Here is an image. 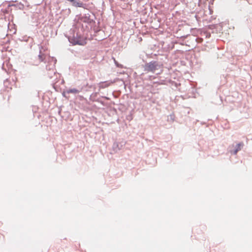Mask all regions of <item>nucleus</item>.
Here are the masks:
<instances>
[{
    "mask_svg": "<svg viewBox=\"0 0 252 252\" xmlns=\"http://www.w3.org/2000/svg\"><path fill=\"white\" fill-rule=\"evenodd\" d=\"M158 64L156 62H151L145 64V71L154 72L158 69Z\"/></svg>",
    "mask_w": 252,
    "mask_h": 252,
    "instance_id": "1",
    "label": "nucleus"
},
{
    "mask_svg": "<svg viewBox=\"0 0 252 252\" xmlns=\"http://www.w3.org/2000/svg\"><path fill=\"white\" fill-rule=\"evenodd\" d=\"M73 6L75 7H82L83 6V3L81 1H75L72 4Z\"/></svg>",
    "mask_w": 252,
    "mask_h": 252,
    "instance_id": "2",
    "label": "nucleus"
},
{
    "mask_svg": "<svg viewBox=\"0 0 252 252\" xmlns=\"http://www.w3.org/2000/svg\"><path fill=\"white\" fill-rule=\"evenodd\" d=\"M243 146V143H239L237 145V148L234 151V154H236L238 152V151H239V150H241V147Z\"/></svg>",
    "mask_w": 252,
    "mask_h": 252,
    "instance_id": "3",
    "label": "nucleus"
},
{
    "mask_svg": "<svg viewBox=\"0 0 252 252\" xmlns=\"http://www.w3.org/2000/svg\"><path fill=\"white\" fill-rule=\"evenodd\" d=\"M79 91L76 89H71L67 91L68 93L78 94Z\"/></svg>",
    "mask_w": 252,
    "mask_h": 252,
    "instance_id": "4",
    "label": "nucleus"
},
{
    "mask_svg": "<svg viewBox=\"0 0 252 252\" xmlns=\"http://www.w3.org/2000/svg\"><path fill=\"white\" fill-rule=\"evenodd\" d=\"M76 43L80 45H84L86 44V40H84L82 41L77 40Z\"/></svg>",
    "mask_w": 252,
    "mask_h": 252,
    "instance_id": "5",
    "label": "nucleus"
},
{
    "mask_svg": "<svg viewBox=\"0 0 252 252\" xmlns=\"http://www.w3.org/2000/svg\"><path fill=\"white\" fill-rule=\"evenodd\" d=\"M38 57H39V59L40 60V61L41 62H43L45 58V56L44 54H40L38 56Z\"/></svg>",
    "mask_w": 252,
    "mask_h": 252,
    "instance_id": "6",
    "label": "nucleus"
}]
</instances>
